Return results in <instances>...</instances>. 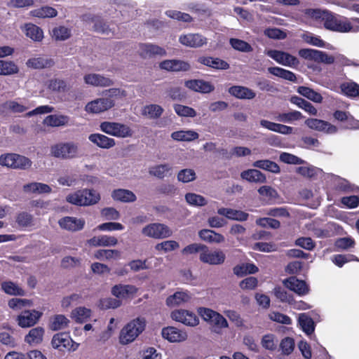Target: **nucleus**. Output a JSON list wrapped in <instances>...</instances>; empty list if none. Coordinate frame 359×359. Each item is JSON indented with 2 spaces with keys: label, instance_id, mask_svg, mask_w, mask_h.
<instances>
[{
  "label": "nucleus",
  "instance_id": "obj_1",
  "mask_svg": "<svg viewBox=\"0 0 359 359\" xmlns=\"http://www.w3.org/2000/svg\"><path fill=\"white\" fill-rule=\"evenodd\" d=\"M304 13L323 23L325 29L330 31L345 33L350 32L353 28L349 21L328 11L308 8L305 10Z\"/></svg>",
  "mask_w": 359,
  "mask_h": 359
},
{
  "label": "nucleus",
  "instance_id": "obj_2",
  "mask_svg": "<svg viewBox=\"0 0 359 359\" xmlns=\"http://www.w3.org/2000/svg\"><path fill=\"white\" fill-rule=\"evenodd\" d=\"M66 199L69 203L79 206H87L97 203L100 200V195L95 190L83 189L69 194Z\"/></svg>",
  "mask_w": 359,
  "mask_h": 359
},
{
  "label": "nucleus",
  "instance_id": "obj_3",
  "mask_svg": "<svg viewBox=\"0 0 359 359\" xmlns=\"http://www.w3.org/2000/svg\"><path fill=\"white\" fill-rule=\"evenodd\" d=\"M144 318H137L126 324L121 330L119 340L122 344L133 341L145 328Z\"/></svg>",
  "mask_w": 359,
  "mask_h": 359
},
{
  "label": "nucleus",
  "instance_id": "obj_4",
  "mask_svg": "<svg viewBox=\"0 0 359 359\" xmlns=\"http://www.w3.org/2000/svg\"><path fill=\"white\" fill-rule=\"evenodd\" d=\"M78 145L72 142H60L51 146L50 154L61 159H72L79 156Z\"/></svg>",
  "mask_w": 359,
  "mask_h": 359
},
{
  "label": "nucleus",
  "instance_id": "obj_5",
  "mask_svg": "<svg viewBox=\"0 0 359 359\" xmlns=\"http://www.w3.org/2000/svg\"><path fill=\"white\" fill-rule=\"evenodd\" d=\"M100 128L103 133L119 138L130 137L133 134L128 126L118 122L104 121Z\"/></svg>",
  "mask_w": 359,
  "mask_h": 359
},
{
  "label": "nucleus",
  "instance_id": "obj_6",
  "mask_svg": "<svg viewBox=\"0 0 359 359\" xmlns=\"http://www.w3.org/2000/svg\"><path fill=\"white\" fill-rule=\"evenodd\" d=\"M32 161L17 154H6L0 156V165L13 169L26 170L31 167Z\"/></svg>",
  "mask_w": 359,
  "mask_h": 359
},
{
  "label": "nucleus",
  "instance_id": "obj_7",
  "mask_svg": "<svg viewBox=\"0 0 359 359\" xmlns=\"http://www.w3.org/2000/svg\"><path fill=\"white\" fill-rule=\"evenodd\" d=\"M52 346L60 351H74L79 347V344L73 341L67 332H59L53 337Z\"/></svg>",
  "mask_w": 359,
  "mask_h": 359
},
{
  "label": "nucleus",
  "instance_id": "obj_8",
  "mask_svg": "<svg viewBox=\"0 0 359 359\" xmlns=\"http://www.w3.org/2000/svg\"><path fill=\"white\" fill-rule=\"evenodd\" d=\"M299 55L306 60H313L316 62H321L326 65H331L334 62V57L328 55L324 51L311 49L302 48L298 52Z\"/></svg>",
  "mask_w": 359,
  "mask_h": 359
},
{
  "label": "nucleus",
  "instance_id": "obj_9",
  "mask_svg": "<svg viewBox=\"0 0 359 359\" xmlns=\"http://www.w3.org/2000/svg\"><path fill=\"white\" fill-rule=\"evenodd\" d=\"M265 54L278 64L284 66L296 67L299 65L298 58L289 53L278 50H266Z\"/></svg>",
  "mask_w": 359,
  "mask_h": 359
},
{
  "label": "nucleus",
  "instance_id": "obj_10",
  "mask_svg": "<svg viewBox=\"0 0 359 359\" xmlns=\"http://www.w3.org/2000/svg\"><path fill=\"white\" fill-rule=\"evenodd\" d=\"M142 233L148 237L160 239L165 238L172 235L170 228L163 224L152 223L144 226Z\"/></svg>",
  "mask_w": 359,
  "mask_h": 359
},
{
  "label": "nucleus",
  "instance_id": "obj_11",
  "mask_svg": "<svg viewBox=\"0 0 359 359\" xmlns=\"http://www.w3.org/2000/svg\"><path fill=\"white\" fill-rule=\"evenodd\" d=\"M226 259L225 254L222 250L210 251L206 245V249L199 255V259L201 262L210 265H219L224 262Z\"/></svg>",
  "mask_w": 359,
  "mask_h": 359
},
{
  "label": "nucleus",
  "instance_id": "obj_12",
  "mask_svg": "<svg viewBox=\"0 0 359 359\" xmlns=\"http://www.w3.org/2000/svg\"><path fill=\"white\" fill-rule=\"evenodd\" d=\"M171 318L187 326L194 327L199 323L198 318L194 312L184 309L173 311L171 313Z\"/></svg>",
  "mask_w": 359,
  "mask_h": 359
},
{
  "label": "nucleus",
  "instance_id": "obj_13",
  "mask_svg": "<svg viewBox=\"0 0 359 359\" xmlns=\"http://www.w3.org/2000/svg\"><path fill=\"white\" fill-rule=\"evenodd\" d=\"M159 67L167 72H188L191 68L188 62L178 59L163 60L159 63Z\"/></svg>",
  "mask_w": 359,
  "mask_h": 359
},
{
  "label": "nucleus",
  "instance_id": "obj_14",
  "mask_svg": "<svg viewBox=\"0 0 359 359\" xmlns=\"http://www.w3.org/2000/svg\"><path fill=\"white\" fill-rule=\"evenodd\" d=\"M114 106V101L109 97H102L88 102L86 110L90 113L98 114L107 111Z\"/></svg>",
  "mask_w": 359,
  "mask_h": 359
},
{
  "label": "nucleus",
  "instance_id": "obj_15",
  "mask_svg": "<svg viewBox=\"0 0 359 359\" xmlns=\"http://www.w3.org/2000/svg\"><path fill=\"white\" fill-rule=\"evenodd\" d=\"M283 284L287 289L294 292L299 296H304L309 292V287L306 283L294 276L285 279Z\"/></svg>",
  "mask_w": 359,
  "mask_h": 359
},
{
  "label": "nucleus",
  "instance_id": "obj_16",
  "mask_svg": "<svg viewBox=\"0 0 359 359\" xmlns=\"http://www.w3.org/2000/svg\"><path fill=\"white\" fill-rule=\"evenodd\" d=\"M139 52L140 57L144 59L151 58L155 56L162 57L167 55L164 48L153 43H140Z\"/></svg>",
  "mask_w": 359,
  "mask_h": 359
},
{
  "label": "nucleus",
  "instance_id": "obj_17",
  "mask_svg": "<svg viewBox=\"0 0 359 359\" xmlns=\"http://www.w3.org/2000/svg\"><path fill=\"white\" fill-rule=\"evenodd\" d=\"M182 45L191 48H200L207 43V39L200 34L189 33L179 37Z\"/></svg>",
  "mask_w": 359,
  "mask_h": 359
},
{
  "label": "nucleus",
  "instance_id": "obj_18",
  "mask_svg": "<svg viewBox=\"0 0 359 359\" xmlns=\"http://www.w3.org/2000/svg\"><path fill=\"white\" fill-rule=\"evenodd\" d=\"M184 86L194 91L201 93H209L215 90V86L209 81L203 79H190L184 82Z\"/></svg>",
  "mask_w": 359,
  "mask_h": 359
},
{
  "label": "nucleus",
  "instance_id": "obj_19",
  "mask_svg": "<svg viewBox=\"0 0 359 359\" xmlns=\"http://www.w3.org/2000/svg\"><path fill=\"white\" fill-rule=\"evenodd\" d=\"M197 62L203 65L217 70H226L230 67L229 64L219 57L211 56H199Z\"/></svg>",
  "mask_w": 359,
  "mask_h": 359
},
{
  "label": "nucleus",
  "instance_id": "obj_20",
  "mask_svg": "<svg viewBox=\"0 0 359 359\" xmlns=\"http://www.w3.org/2000/svg\"><path fill=\"white\" fill-rule=\"evenodd\" d=\"M161 334L164 339L170 342H180L187 339L186 332L172 326L163 327L161 331Z\"/></svg>",
  "mask_w": 359,
  "mask_h": 359
},
{
  "label": "nucleus",
  "instance_id": "obj_21",
  "mask_svg": "<svg viewBox=\"0 0 359 359\" xmlns=\"http://www.w3.org/2000/svg\"><path fill=\"white\" fill-rule=\"evenodd\" d=\"M305 123L309 128L318 131H323L327 133H334L337 131L336 126L327 121L318 118H308L306 120Z\"/></svg>",
  "mask_w": 359,
  "mask_h": 359
},
{
  "label": "nucleus",
  "instance_id": "obj_22",
  "mask_svg": "<svg viewBox=\"0 0 359 359\" xmlns=\"http://www.w3.org/2000/svg\"><path fill=\"white\" fill-rule=\"evenodd\" d=\"M60 226L67 231H77L81 230L85 225L83 219H77L73 217H64L58 221Z\"/></svg>",
  "mask_w": 359,
  "mask_h": 359
},
{
  "label": "nucleus",
  "instance_id": "obj_23",
  "mask_svg": "<svg viewBox=\"0 0 359 359\" xmlns=\"http://www.w3.org/2000/svg\"><path fill=\"white\" fill-rule=\"evenodd\" d=\"M41 316V313L36 311H25L18 317V323L21 327H29L35 325Z\"/></svg>",
  "mask_w": 359,
  "mask_h": 359
},
{
  "label": "nucleus",
  "instance_id": "obj_24",
  "mask_svg": "<svg viewBox=\"0 0 359 359\" xmlns=\"http://www.w3.org/2000/svg\"><path fill=\"white\" fill-rule=\"evenodd\" d=\"M229 93L240 100H252L256 97V93L252 89L243 86H233L228 90Z\"/></svg>",
  "mask_w": 359,
  "mask_h": 359
},
{
  "label": "nucleus",
  "instance_id": "obj_25",
  "mask_svg": "<svg viewBox=\"0 0 359 359\" xmlns=\"http://www.w3.org/2000/svg\"><path fill=\"white\" fill-rule=\"evenodd\" d=\"M137 292V288L132 285H115L112 287L111 292L118 299H126Z\"/></svg>",
  "mask_w": 359,
  "mask_h": 359
},
{
  "label": "nucleus",
  "instance_id": "obj_26",
  "mask_svg": "<svg viewBox=\"0 0 359 359\" xmlns=\"http://www.w3.org/2000/svg\"><path fill=\"white\" fill-rule=\"evenodd\" d=\"M217 213L220 215L226 217L231 220L239 222H245L248 220L249 214L239 210L232 208H221L217 210Z\"/></svg>",
  "mask_w": 359,
  "mask_h": 359
},
{
  "label": "nucleus",
  "instance_id": "obj_27",
  "mask_svg": "<svg viewBox=\"0 0 359 359\" xmlns=\"http://www.w3.org/2000/svg\"><path fill=\"white\" fill-rule=\"evenodd\" d=\"M88 140L102 149H109L116 144L114 139L100 133H93L89 135Z\"/></svg>",
  "mask_w": 359,
  "mask_h": 359
},
{
  "label": "nucleus",
  "instance_id": "obj_28",
  "mask_svg": "<svg viewBox=\"0 0 359 359\" xmlns=\"http://www.w3.org/2000/svg\"><path fill=\"white\" fill-rule=\"evenodd\" d=\"M260 126L269 130L278 133L283 135H290L292 133L293 128L286 125L276 123L267 120L262 119L260 121Z\"/></svg>",
  "mask_w": 359,
  "mask_h": 359
},
{
  "label": "nucleus",
  "instance_id": "obj_29",
  "mask_svg": "<svg viewBox=\"0 0 359 359\" xmlns=\"http://www.w3.org/2000/svg\"><path fill=\"white\" fill-rule=\"evenodd\" d=\"M55 62L51 58L37 57L27 60L26 65L31 69H40L53 67Z\"/></svg>",
  "mask_w": 359,
  "mask_h": 359
},
{
  "label": "nucleus",
  "instance_id": "obj_30",
  "mask_svg": "<svg viewBox=\"0 0 359 359\" xmlns=\"http://www.w3.org/2000/svg\"><path fill=\"white\" fill-rule=\"evenodd\" d=\"M85 83L94 86L107 87L113 85V81L97 74H89L84 76Z\"/></svg>",
  "mask_w": 359,
  "mask_h": 359
},
{
  "label": "nucleus",
  "instance_id": "obj_31",
  "mask_svg": "<svg viewBox=\"0 0 359 359\" xmlns=\"http://www.w3.org/2000/svg\"><path fill=\"white\" fill-rule=\"evenodd\" d=\"M118 243V240L114 236L109 235H101L99 236H93L88 241V243L90 246H115Z\"/></svg>",
  "mask_w": 359,
  "mask_h": 359
},
{
  "label": "nucleus",
  "instance_id": "obj_32",
  "mask_svg": "<svg viewBox=\"0 0 359 359\" xmlns=\"http://www.w3.org/2000/svg\"><path fill=\"white\" fill-rule=\"evenodd\" d=\"M241 177L249 182L264 183L266 181V175L257 169H248L241 173Z\"/></svg>",
  "mask_w": 359,
  "mask_h": 359
},
{
  "label": "nucleus",
  "instance_id": "obj_33",
  "mask_svg": "<svg viewBox=\"0 0 359 359\" xmlns=\"http://www.w3.org/2000/svg\"><path fill=\"white\" fill-rule=\"evenodd\" d=\"M198 236L201 240L208 243H221L224 241V236L210 229L199 231Z\"/></svg>",
  "mask_w": 359,
  "mask_h": 359
},
{
  "label": "nucleus",
  "instance_id": "obj_34",
  "mask_svg": "<svg viewBox=\"0 0 359 359\" xmlns=\"http://www.w3.org/2000/svg\"><path fill=\"white\" fill-rule=\"evenodd\" d=\"M191 296L187 292L177 291L166 299V304L172 307L189 302Z\"/></svg>",
  "mask_w": 359,
  "mask_h": 359
},
{
  "label": "nucleus",
  "instance_id": "obj_35",
  "mask_svg": "<svg viewBox=\"0 0 359 359\" xmlns=\"http://www.w3.org/2000/svg\"><path fill=\"white\" fill-rule=\"evenodd\" d=\"M48 88L54 93H65L70 90L71 86L64 79L55 78L48 81Z\"/></svg>",
  "mask_w": 359,
  "mask_h": 359
},
{
  "label": "nucleus",
  "instance_id": "obj_36",
  "mask_svg": "<svg viewBox=\"0 0 359 359\" xmlns=\"http://www.w3.org/2000/svg\"><path fill=\"white\" fill-rule=\"evenodd\" d=\"M111 197L115 201L124 203L135 202L137 200L135 194L128 189H118L113 191Z\"/></svg>",
  "mask_w": 359,
  "mask_h": 359
},
{
  "label": "nucleus",
  "instance_id": "obj_37",
  "mask_svg": "<svg viewBox=\"0 0 359 359\" xmlns=\"http://www.w3.org/2000/svg\"><path fill=\"white\" fill-rule=\"evenodd\" d=\"M25 31L26 36L34 41L41 42L43 39V29L33 23L25 24Z\"/></svg>",
  "mask_w": 359,
  "mask_h": 359
},
{
  "label": "nucleus",
  "instance_id": "obj_38",
  "mask_svg": "<svg viewBox=\"0 0 359 359\" xmlns=\"http://www.w3.org/2000/svg\"><path fill=\"white\" fill-rule=\"evenodd\" d=\"M30 15L39 18H51L57 15V11L53 7L43 6L40 8L32 10Z\"/></svg>",
  "mask_w": 359,
  "mask_h": 359
},
{
  "label": "nucleus",
  "instance_id": "obj_39",
  "mask_svg": "<svg viewBox=\"0 0 359 359\" xmlns=\"http://www.w3.org/2000/svg\"><path fill=\"white\" fill-rule=\"evenodd\" d=\"M44 329L41 327H36L29 330V333L25 337V341L27 344H39L43 341Z\"/></svg>",
  "mask_w": 359,
  "mask_h": 359
},
{
  "label": "nucleus",
  "instance_id": "obj_40",
  "mask_svg": "<svg viewBox=\"0 0 359 359\" xmlns=\"http://www.w3.org/2000/svg\"><path fill=\"white\" fill-rule=\"evenodd\" d=\"M69 121V118L66 115L51 114L46 117L43 123L48 126L59 127L67 125Z\"/></svg>",
  "mask_w": 359,
  "mask_h": 359
},
{
  "label": "nucleus",
  "instance_id": "obj_41",
  "mask_svg": "<svg viewBox=\"0 0 359 359\" xmlns=\"http://www.w3.org/2000/svg\"><path fill=\"white\" fill-rule=\"evenodd\" d=\"M258 267L253 263H246L236 265L233 271L237 276L243 277L247 274H254L258 271Z\"/></svg>",
  "mask_w": 359,
  "mask_h": 359
},
{
  "label": "nucleus",
  "instance_id": "obj_42",
  "mask_svg": "<svg viewBox=\"0 0 359 359\" xmlns=\"http://www.w3.org/2000/svg\"><path fill=\"white\" fill-rule=\"evenodd\" d=\"M198 134L194 130H179L171 134V137L179 142H191L198 139Z\"/></svg>",
  "mask_w": 359,
  "mask_h": 359
},
{
  "label": "nucleus",
  "instance_id": "obj_43",
  "mask_svg": "<svg viewBox=\"0 0 359 359\" xmlns=\"http://www.w3.org/2000/svg\"><path fill=\"white\" fill-rule=\"evenodd\" d=\"M290 102L299 107V108L304 109L306 112H308L309 114L311 115H316L317 114V109L314 107V106L310 103L309 102L306 101V100L297 96L294 95L292 96L290 98Z\"/></svg>",
  "mask_w": 359,
  "mask_h": 359
},
{
  "label": "nucleus",
  "instance_id": "obj_44",
  "mask_svg": "<svg viewBox=\"0 0 359 359\" xmlns=\"http://www.w3.org/2000/svg\"><path fill=\"white\" fill-rule=\"evenodd\" d=\"M252 166L276 174L280 172L279 165L276 162L268 159L256 161L252 163Z\"/></svg>",
  "mask_w": 359,
  "mask_h": 359
},
{
  "label": "nucleus",
  "instance_id": "obj_45",
  "mask_svg": "<svg viewBox=\"0 0 359 359\" xmlns=\"http://www.w3.org/2000/svg\"><path fill=\"white\" fill-rule=\"evenodd\" d=\"M268 72L278 77H280L281 79L295 82L297 80V77L295 74H294L292 72L283 69L279 67H272L268 68Z\"/></svg>",
  "mask_w": 359,
  "mask_h": 359
},
{
  "label": "nucleus",
  "instance_id": "obj_46",
  "mask_svg": "<svg viewBox=\"0 0 359 359\" xmlns=\"http://www.w3.org/2000/svg\"><path fill=\"white\" fill-rule=\"evenodd\" d=\"M299 323L302 330L308 335L311 334L315 330V324L313 319L306 313L299 315Z\"/></svg>",
  "mask_w": 359,
  "mask_h": 359
},
{
  "label": "nucleus",
  "instance_id": "obj_47",
  "mask_svg": "<svg viewBox=\"0 0 359 359\" xmlns=\"http://www.w3.org/2000/svg\"><path fill=\"white\" fill-rule=\"evenodd\" d=\"M18 72L19 68L14 62L0 60V75L9 76Z\"/></svg>",
  "mask_w": 359,
  "mask_h": 359
},
{
  "label": "nucleus",
  "instance_id": "obj_48",
  "mask_svg": "<svg viewBox=\"0 0 359 359\" xmlns=\"http://www.w3.org/2000/svg\"><path fill=\"white\" fill-rule=\"evenodd\" d=\"M297 92L313 102L320 103L323 100V97L319 93L316 92L309 87L299 86L297 89Z\"/></svg>",
  "mask_w": 359,
  "mask_h": 359
},
{
  "label": "nucleus",
  "instance_id": "obj_49",
  "mask_svg": "<svg viewBox=\"0 0 359 359\" xmlns=\"http://www.w3.org/2000/svg\"><path fill=\"white\" fill-rule=\"evenodd\" d=\"M2 290L10 295L23 296L25 291L12 281H4L1 284Z\"/></svg>",
  "mask_w": 359,
  "mask_h": 359
},
{
  "label": "nucleus",
  "instance_id": "obj_50",
  "mask_svg": "<svg viewBox=\"0 0 359 359\" xmlns=\"http://www.w3.org/2000/svg\"><path fill=\"white\" fill-rule=\"evenodd\" d=\"M71 35V29L65 26L55 27L52 29L51 36L55 41H65Z\"/></svg>",
  "mask_w": 359,
  "mask_h": 359
},
{
  "label": "nucleus",
  "instance_id": "obj_51",
  "mask_svg": "<svg viewBox=\"0 0 359 359\" xmlns=\"http://www.w3.org/2000/svg\"><path fill=\"white\" fill-rule=\"evenodd\" d=\"M302 114L299 111H292L287 113H280L276 116V120L283 123H291L303 118Z\"/></svg>",
  "mask_w": 359,
  "mask_h": 359
},
{
  "label": "nucleus",
  "instance_id": "obj_52",
  "mask_svg": "<svg viewBox=\"0 0 359 359\" xmlns=\"http://www.w3.org/2000/svg\"><path fill=\"white\" fill-rule=\"evenodd\" d=\"M163 112V109L158 104H151L144 107L142 114L148 116L150 118H158Z\"/></svg>",
  "mask_w": 359,
  "mask_h": 359
},
{
  "label": "nucleus",
  "instance_id": "obj_53",
  "mask_svg": "<svg viewBox=\"0 0 359 359\" xmlns=\"http://www.w3.org/2000/svg\"><path fill=\"white\" fill-rule=\"evenodd\" d=\"M91 313L90 309L85 307H79L72 312V317L79 323H83L90 318Z\"/></svg>",
  "mask_w": 359,
  "mask_h": 359
},
{
  "label": "nucleus",
  "instance_id": "obj_54",
  "mask_svg": "<svg viewBox=\"0 0 359 359\" xmlns=\"http://www.w3.org/2000/svg\"><path fill=\"white\" fill-rule=\"evenodd\" d=\"M165 15L172 19L177 20L184 22H191L193 18L187 13H183L175 10H168L165 12Z\"/></svg>",
  "mask_w": 359,
  "mask_h": 359
},
{
  "label": "nucleus",
  "instance_id": "obj_55",
  "mask_svg": "<svg viewBox=\"0 0 359 359\" xmlns=\"http://www.w3.org/2000/svg\"><path fill=\"white\" fill-rule=\"evenodd\" d=\"M88 19L94 22V30L95 32L103 34H109L111 29L102 19L95 15L92 16L90 18H88Z\"/></svg>",
  "mask_w": 359,
  "mask_h": 359
},
{
  "label": "nucleus",
  "instance_id": "obj_56",
  "mask_svg": "<svg viewBox=\"0 0 359 359\" xmlns=\"http://www.w3.org/2000/svg\"><path fill=\"white\" fill-rule=\"evenodd\" d=\"M171 170L172 167L168 164H161L151 167L149 169V174L159 179H163Z\"/></svg>",
  "mask_w": 359,
  "mask_h": 359
},
{
  "label": "nucleus",
  "instance_id": "obj_57",
  "mask_svg": "<svg viewBox=\"0 0 359 359\" xmlns=\"http://www.w3.org/2000/svg\"><path fill=\"white\" fill-rule=\"evenodd\" d=\"M229 43L233 49L241 52L249 53L252 50L250 43L239 39L231 38L229 40Z\"/></svg>",
  "mask_w": 359,
  "mask_h": 359
},
{
  "label": "nucleus",
  "instance_id": "obj_58",
  "mask_svg": "<svg viewBox=\"0 0 359 359\" xmlns=\"http://www.w3.org/2000/svg\"><path fill=\"white\" fill-rule=\"evenodd\" d=\"M69 320L64 315L55 316L50 323V327L53 330H59L67 327Z\"/></svg>",
  "mask_w": 359,
  "mask_h": 359
},
{
  "label": "nucleus",
  "instance_id": "obj_59",
  "mask_svg": "<svg viewBox=\"0 0 359 359\" xmlns=\"http://www.w3.org/2000/svg\"><path fill=\"white\" fill-rule=\"evenodd\" d=\"M175 113L180 116L184 117H195L196 116V111L192 107L175 104L173 106Z\"/></svg>",
  "mask_w": 359,
  "mask_h": 359
},
{
  "label": "nucleus",
  "instance_id": "obj_60",
  "mask_svg": "<svg viewBox=\"0 0 359 359\" xmlns=\"http://www.w3.org/2000/svg\"><path fill=\"white\" fill-rule=\"evenodd\" d=\"M185 200L189 205L195 206H204L207 204V201L203 196L194 193L187 194Z\"/></svg>",
  "mask_w": 359,
  "mask_h": 359
},
{
  "label": "nucleus",
  "instance_id": "obj_61",
  "mask_svg": "<svg viewBox=\"0 0 359 359\" xmlns=\"http://www.w3.org/2000/svg\"><path fill=\"white\" fill-rule=\"evenodd\" d=\"M121 252L117 250H103L100 249L95 252V257L98 259H110L111 258H118Z\"/></svg>",
  "mask_w": 359,
  "mask_h": 359
},
{
  "label": "nucleus",
  "instance_id": "obj_62",
  "mask_svg": "<svg viewBox=\"0 0 359 359\" xmlns=\"http://www.w3.org/2000/svg\"><path fill=\"white\" fill-rule=\"evenodd\" d=\"M351 261H358V259L355 255L351 254L335 255L332 258V262L339 267H342L344 264Z\"/></svg>",
  "mask_w": 359,
  "mask_h": 359
},
{
  "label": "nucleus",
  "instance_id": "obj_63",
  "mask_svg": "<svg viewBox=\"0 0 359 359\" xmlns=\"http://www.w3.org/2000/svg\"><path fill=\"white\" fill-rule=\"evenodd\" d=\"M15 221L18 226L22 228L27 227L32 225L33 216L27 212H21L17 215Z\"/></svg>",
  "mask_w": 359,
  "mask_h": 359
},
{
  "label": "nucleus",
  "instance_id": "obj_64",
  "mask_svg": "<svg viewBox=\"0 0 359 359\" xmlns=\"http://www.w3.org/2000/svg\"><path fill=\"white\" fill-rule=\"evenodd\" d=\"M341 90L348 97H357L359 95V85L355 82L343 83Z\"/></svg>",
  "mask_w": 359,
  "mask_h": 359
}]
</instances>
